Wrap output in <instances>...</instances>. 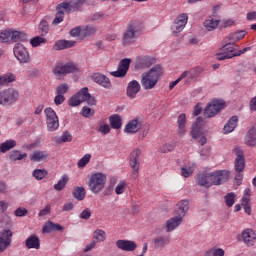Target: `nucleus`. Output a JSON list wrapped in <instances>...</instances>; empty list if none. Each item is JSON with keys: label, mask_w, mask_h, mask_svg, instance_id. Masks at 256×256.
I'll return each instance as SVG.
<instances>
[{"label": "nucleus", "mask_w": 256, "mask_h": 256, "mask_svg": "<svg viewBox=\"0 0 256 256\" xmlns=\"http://www.w3.org/2000/svg\"><path fill=\"white\" fill-rule=\"evenodd\" d=\"M234 153L236 155L234 162V169L236 172L235 181H243V171H245V155L241 148H235Z\"/></svg>", "instance_id": "nucleus-6"}, {"label": "nucleus", "mask_w": 256, "mask_h": 256, "mask_svg": "<svg viewBox=\"0 0 256 256\" xmlns=\"http://www.w3.org/2000/svg\"><path fill=\"white\" fill-rule=\"evenodd\" d=\"M93 238L96 239V241H98L99 243H103V241H105V239H107V234L105 233L104 230L97 229L93 233Z\"/></svg>", "instance_id": "nucleus-42"}, {"label": "nucleus", "mask_w": 256, "mask_h": 256, "mask_svg": "<svg viewBox=\"0 0 256 256\" xmlns=\"http://www.w3.org/2000/svg\"><path fill=\"white\" fill-rule=\"evenodd\" d=\"M121 121V116L119 114H114L109 117V123L112 129H121Z\"/></svg>", "instance_id": "nucleus-34"}, {"label": "nucleus", "mask_w": 256, "mask_h": 256, "mask_svg": "<svg viewBox=\"0 0 256 256\" xmlns=\"http://www.w3.org/2000/svg\"><path fill=\"white\" fill-rule=\"evenodd\" d=\"M183 223V218L180 216H174L167 220L166 222V231L167 233H171V231H175L179 225Z\"/></svg>", "instance_id": "nucleus-21"}, {"label": "nucleus", "mask_w": 256, "mask_h": 256, "mask_svg": "<svg viewBox=\"0 0 256 256\" xmlns=\"http://www.w3.org/2000/svg\"><path fill=\"white\" fill-rule=\"evenodd\" d=\"M30 161L34 163H41V161H47L49 157V153L47 151L36 150L32 154H30Z\"/></svg>", "instance_id": "nucleus-24"}, {"label": "nucleus", "mask_w": 256, "mask_h": 256, "mask_svg": "<svg viewBox=\"0 0 256 256\" xmlns=\"http://www.w3.org/2000/svg\"><path fill=\"white\" fill-rule=\"evenodd\" d=\"M155 58H151L149 56H142L137 58V67L138 69H149L151 65H154Z\"/></svg>", "instance_id": "nucleus-20"}, {"label": "nucleus", "mask_w": 256, "mask_h": 256, "mask_svg": "<svg viewBox=\"0 0 256 256\" xmlns=\"http://www.w3.org/2000/svg\"><path fill=\"white\" fill-rule=\"evenodd\" d=\"M250 111H256V96L249 102Z\"/></svg>", "instance_id": "nucleus-64"}, {"label": "nucleus", "mask_w": 256, "mask_h": 256, "mask_svg": "<svg viewBox=\"0 0 256 256\" xmlns=\"http://www.w3.org/2000/svg\"><path fill=\"white\" fill-rule=\"evenodd\" d=\"M28 211L26 208H17L15 211H14V215L16 217H25V215H27Z\"/></svg>", "instance_id": "nucleus-61"}, {"label": "nucleus", "mask_w": 256, "mask_h": 256, "mask_svg": "<svg viewBox=\"0 0 256 256\" xmlns=\"http://www.w3.org/2000/svg\"><path fill=\"white\" fill-rule=\"evenodd\" d=\"M13 239V232L11 231V223H8V227L0 231V253L6 251L7 247L11 245Z\"/></svg>", "instance_id": "nucleus-9"}, {"label": "nucleus", "mask_w": 256, "mask_h": 256, "mask_svg": "<svg viewBox=\"0 0 256 256\" xmlns=\"http://www.w3.org/2000/svg\"><path fill=\"white\" fill-rule=\"evenodd\" d=\"M141 129V122H139V118L132 119L128 122V124L124 128V133H137Z\"/></svg>", "instance_id": "nucleus-23"}, {"label": "nucleus", "mask_w": 256, "mask_h": 256, "mask_svg": "<svg viewBox=\"0 0 256 256\" xmlns=\"http://www.w3.org/2000/svg\"><path fill=\"white\" fill-rule=\"evenodd\" d=\"M27 153L21 154L19 150H13L10 152V159L12 161H23V159H26Z\"/></svg>", "instance_id": "nucleus-41"}, {"label": "nucleus", "mask_w": 256, "mask_h": 256, "mask_svg": "<svg viewBox=\"0 0 256 256\" xmlns=\"http://www.w3.org/2000/svg\"><path fill=\"white\" fill-rule=\"evenodd\" d=\"M97 28L95 26L87 25L82 28V37H91V35H95Z\"/></svg>", "instance_id": "nucleus-43"}, {"label": "nucleus", "mask_w": 256, "mask_h": 256, "mask_svg": "<svg viewBox=\"0 0 256 256\" xmlns=\"http://www.w3.org/2000/svg\"><path fill=\"white\" fill-rule=\"evenodd\" d=\"M70 37H79V35L82 36V28L81 26H76L72 28L69 32Z\"/></svg>", "instance_id": "nucleus-57"}, {"label": "nucleus", "mask_w": 256, "mask_h": 256, "mask_svg": "<svg viewBox=\"0 0 256 256\" xmlns=\"http://www.w3.org/2000/svg\"><path fill=\"white\" fill-rule=\"evenodd\" d=\"M191 135L193 139H196V141L200 143V145H205V143H207V138L201 135V133H199L197 129L193 128L191 131Z\"/></svg>", "instance_id": "nucleus-40"}, {"label": "nucleus", "mask_w": 256, "mask_h": 256, "mask_svg": "<svg viewBox=\"0 0 256 256\" xmlns=\"http://www.w3.org/2000/svg\"><path fill=\"white\" fill-rule=\"evenodd\" d=\"M46 115V123L48 131H57L59 129V118L57 117V113L52 108H46L44 110Z\"/></svg>", "instance_id": "nucleus-10"}, {"label": "nucleus", "mask_w": 256, "mask_h": 256, "mask_svg": "<svg viewBox=\"0 0 256 256\" xmlns=\"http://www.w3.org/2000/svg\"><path fill=\"white\" fill-rule=\"evenodd\" d=\"M14 55L18 61L21 63H29V60L31 59V56H29V51H27V48L23 46V44H15L14 46Z\"/></svg>", "instance_id": "nucleus-13"}, {"label": "nucleus", "mask_w": 256, "mask_h": 256, "mask_svg": "<svg viewBox=\"0 0 256 256\" xmlns=\"http://www.w3.org/2000/svg\"><path fill=\"white\" fill-rule=\"evenodd\" d=\"M163 77V67L157 64L153 66L148 72L141 75L140 83L145 91L155 89V85L159 83V79Z\"/></svg>", "instance_id": "nucleus-1"}, {"label": "nucleus", "mask_w": 256, "mask_h": 256, "mask_svg": "<svg viewBox=\"0 0 256 256\" xmlns=\"http://www.w3.org/2000/svg\"><path fill=\"white\" fill-rule=\"evenodd\" d=\"M39 31L42 36H45V35H47V33H49V23L47 22V20H42L40 22Z\"/></svg>", "instance_id": "nucleus-48"}, {"label": "nucleus", "mask_w": 256, "mask_h": 256, "mask_svg": "<svg viewBox=\"0 0 256 256\" xmlns=\"http://www.w3.org/2000/svg\"><path fill=\"white\" fill-rule=\"evenodd\" d=\"M19 99V92L9 88L0 92V105H13Z\"/></svg>", "instance_id": "nucleus-8"}, {"label": "nucleus", "mask_w": 256, "mask_h": 256, "mask_svg": "<svg viewBox=\"0 0 256 256\" xmlns=\"http://www.w3.org/2000/svg\"><path fill=\"white\" fill-rule=\"evenodd\" d=\"M67 181H69V177L62 176L58 183L54 185L55 191H63L65 185H67Z\"/></svg>", "instance_id": "nucleus-44"}, {"label": "nucleus", "mask_w": 256, "mask_h": 256, "mask_svg": "<svg viewBox=\"0 0 256 256\" xmlns=\"http://www.w3.org/2000/svg\"><path fill=\"white\" fill-rule=\"evenodd\" d=\"M188 19H189V17L185 13L178 16L176 19V22L172 26L173 33H175L176 35L178 33H181V31H183V29H185V25H187Z\"/></svg>", "instance_id": "nucleus-15"}, {"label": "nucleus", "mask_w": 256, "mask_h": 256, "mask_svg": "<svg viewBox=\"0 0 256 256\" xmlns=\"http://www.w3.org/2000/svg\"><path fill=\"white\" fill-rule=\"evenodd\" d=\"M55 105H62V103H65V96L63 94H57L54 98Z\"/></svg>", "instance_id": "nucleus-62"}, {"label": "nucleus", "mask_w": 256, "mask_h": 256, "mask_svg": "<svg viewBox=\"0 0 256 256\" xmlns=\"http://www.w3.org/2000/svg\"><path fill=\"white\" fill-rule=\"evenodd\" d=\"M197 183L201 187H206V188L211 187V179H210L209 173L204 172L199 174L197 176Z\"/></svg>", "instance_id": "nucleus-31"}, {"label": "nucleus", "mask_w": 256, "mask_h": 256, "mask_svg": "<svg viewBox=\"0 0 256 256\" xmlns=\"http://www.w3.org/2000/svg\"><path fill=\"white\" fill-rule=\"evenodd\" d=\"M17 146V142L15 140H7L0 145L1 153H7V151H11L14 147Z\"/></svg>", "instance_id": "nucleus-35"}, {"label": "nucleus", "mask_w": 256, "mask_h": 256, "mask_svg": "<svg viewBox=\"0 0 256 256\" xmlns=\"http://www.w3.org/2000/svg\"><path fill=\"white\" fill-rule=\"evenodd\" d=\"M81 219H90L91 218V210H89L88 208H86L85 210H83L80 214Z\"/></svg>", "instance_id": "nucleus-63"}, {"label": "nucleus", "mask_w": 256, "mask_h": 256, "mask_svg": "<svg viewBox=\"0 0 256 256\" xmlns=\"http://www.w3.org/2000/svg\"><path fill=\"white\" fill-rule=\"evenodd\" d=\"M77 42L73 40H59L55 43V48L57 51H62L63 49H71V47H75Z\"/></svg>", "instance_id": "nucleus-30"}, {"label": "nucleus", "mask_w": 256, "mask_h": 256, "mask_svg": "<svg viewBox=\"0 0 256 256\" xmlns=\"http://www.w3.org/2000/svg\"><path fill=\"white\" fill-rule=\"evenodd\" d=\"M251 50L250 47L243 48L242 50L235 52L233 54H225L220 53L217 54L218 61H225V59H233V57H239V55H243V53H247V51Z\"/></svg>", "instance_id": "nucleus-27"}, {"label": "nucleus", "mask_w": 256, "mask_h": 256, "mask_svg": "<svg viewBox=\"0 0 256 256\" xmlns=\"http://www.w3.org/2000/svg\"><path fill=\"white\" fill-rule=\"evenodd\" d=\"M226 55H233V51H235V43H228L223 47Z\"/></svg>", "instance_id": "nucleus-58"}, {"label": "nucleus", "mask_w": 256, "mask_h": 256, "mask_svg": "<svg viewBox=\"0 0 256 256\" xmlns=\"http://www.w3.org/2000/svg\"><path fill=\"white\" fill-rule=\"evenodd\" d=\"M56 79L67 77L71 73H79V67L73 62H56L52 70Z\"/></svg>", "instance_id": "nucleus-3"}, {"label": "nucleus", "mask_w": 256, "mask_h": 256, "mask_svg": "<svg viewBox=\"0 0 256 256\" xmlns=\"http://www.w3.org/2000/svg\"><path fill=\"white\" fill-rule=\"evenodd\" d=\"M141 33V27L136 22H132L127 25L126 30L122 36V45L124 47H129L133 45Z\"/></svg>", "instance_id": "nucleus-4"}, {"label": "nucleus", "mask_w": 256, "mask_h": 256, "mask_svg": "<svg viewBox=\"0 0 256 256\" xmlns=\"http://www.w3.org/2000/svg\"><path fill=\"white\" fill-rule=\"evenodd\" d=\"M51 231H54V223L51 221H48L42 228V233H51Z\"/></svg>", "instance_id": "nucleus-59"}, {"label": "nucleus", "mask_w": 256, "mask_h": 256, "mask_svg": "<svg viewBox=\"0 0 256 256\" xmlns=\"http://www.w3.org/2000/svg\"><path fill=\"white\" fill-rule=\"evenodd\" d=\"M125 189H127V183L125 181L119 182L115 187L116 195H123L125 193Z\"/></svg>", "instance_id": "nucleus-50"}, {"label": "nucleus", "mask_w": 256, "mask_h": 256, "mask_svg": "<svg viewBox=\"0 0 256 256\" xmlns=\"http://www.w3.org/2000/svg\"><path fill=\"white\" fill-rule=\"evenodd\" d=\"M15 81V75L12 73H7L0 76V86L3 87L4 85H8V83H13Z\"/></svg>", "instance_id": "nucleus-39"}, {"label": "nucleus", "mask_w": 256, "mask_h": 256, "mask_svg": "<svg viewBox=\"0 0 256 256\" xmlns=\"http://www.w3.org/2000/svg\"><path fill=\"white\" fill-rule=\"evenodd\" d=\"M139 91H141V84H139L137 80H132L128 83L126 95L129 97V99H135Z\"/></svg>", "instance_id": "nucleus-16"}, {"label": "nucleus", "mask_w": 256, "mask_h": 256, "mask_svg": "<svg viewBox=\"0 0 256 256\" xmlns=\"http://www.w3.org/2000/svg\"><path fill=\"white\" fill-rule=\"evenodd\" d=\"M130 65L131 59L124 58L119 62L117 70L110 72V75L116 78H123L125 75H127V71H129Z\"/></svg>", "instance_id": "nucleus-12"}, {"label": "nucleus", "mask_w": 256, "mask_h": 256, "mask_svg": "<svg viewBox=\"0 0 256 256\" xmlns=\"http://www.w3.org/2000/svg\"><path fill=\"white\" fill-rule=\"evenodd\" d=\"M213 255V256H225V250L221 248H211L206 252V256Z\"/></svg>", "instance_id": "nucleus-49"}, {"label": "nucleus", "mask_w": 256, "mask_h": 256, "mask_svg": "<svg viewBox=\"0 0 256 256\" xmlns=\"http://www.w3.org/2000/svg\"><path fill=\"white\" fill-rule=\"evenodd\" d=\"M116 246L121 251L127 252L135 251V249H137V243L131 240H118L116 241Z\"/></svg>", "instance_id": "nucleus-18"}, {"label": "nucleus", "mask_w": 256, "mask_h": 256, "mask_svg": "<svg viewBox=\"0 0 256 256\" xmlns=\"http://www.w3.org/2000/svg\"><path fill=\"white\" fill-rule=\"evenodd\" d=\"M45 41V38L36 36L30 40V44L32 47H39V45H41V43H45Z\"/></svg>", "instance_id": "nucleus-55"}, {"label": "nucleus", "mask_w": 256, "mask_h": 256, "mask_svg": "<svg viewBox=\"0 0 256 256\" xmlns=\"http://www.w3.org/2000/svg\"><path fill=\"white\" fill-rule=\"evenodd\" d=\"M69 91V85L63 83L56 88V95H65Z\"/></svg>", "instance_id": "nucleus-56"}, {"label": "nucleus", "mask_w": 256, "mask_h": 256, "mask_svg": "<svg viewBox=\"0 0 256 256\" xmlns=\"http://www.w3.org/2000/svg\"><path fill=\"white\" fill-rule=\"evenodd\" d=\"M227 207H233L235 205V193L231 192L224 197Z\"/></svg>", "instance_id": "nucleus-51"}, {"label": "nucleus", "mask_w": 256, "mask_h": 256, "mask_svg": "<svg viewBox=\"0 0 256 256\" xmlns=\"http://www.w3.org/2000/svg\"><path fill=\"white\" fill-rule=\"evenodd\" d=\"M26 247L27 249H39L41 247V242L39 240V237L36 235L29 236L26 241Z\"/></svg>", "instance_id": "nucleus-29"}, {"label": "nucleus", "mask_w": 256, "mask_h": 256, "mask_svg": "<svg viewBox=\"0 0 256 256\" xmlns=\"http://www.w3.org/2000/svg\"><path fill=\"white\" fill-rule=\"evenodd\" d=\"M87 103L88 105H96L97 101L95 100V97L91 96L89 93V88L84 87L80 91H78L75 95H73L68 100V105L70 107H79L80 103Z\"/></svg>", "instance_id": "nucleus-2"}, {"label": "nucleus", "mask_w": 256, "mask_h": 256, "mask_svg": "<svg viewBox=\"0 0 256 256\" xmlns=\"http://www.w3.org/2000/svg\"><path fill=\"white\" fill-rule=\"evenodd\" d=\"M225 109V101L214 99L210 103L207 104L206 108L204 109V117L206 119H211L215 117L220 111Z\"/></svg>", "instance_id": "nucleus-7"}, {"label": "nucleus", "mask_w": 256, "mask_h": 256, "mask_svg": "<svg viewBox=\"0 0 256 256\" xmlns=\"http://www.w3.org/2000/svg\"><path fill=\"white\" fill-rule=\"evenodd\" d=\"M171 238L169 236H158L154 238L153 243L155 249H163L166 245H169Z\"/></svg>", "instance_id": "nucleus-28"}, {"label": "nucleus", "mask_w": 256, "mask_h": 256, "mask_svg": "<svg viewBox=\"0 0 256 256\" xmlns=\"http://www.w3.org/2000/svg\"><path fill=\"white\" fill-rule=\"evenodd\" d=\"M105 183H107V176L98 172L90 177L88 182V189L97 195V193H101V191H103L105 188Z\"/></svg>", "instance_id": "nucleus-5"}, {"label": "nucleus", "mask_w": 256, "mask_h": 256, "mask_svg": "<svg viewBox=\"0 0 256 256\" xmlns=\"http://www.w3.org/2000/svg\"><path fill=\"white\" fill-rule=\"evenodd\" d=\"M203 25L205 29H207V31H214V29H217V27H219V20L210 18L205 20Z\"/></svg>", "instance_id": "nucleus-37"}, {"label": "nucleus", "mask_w": 256, "mask_h": 256, "mask_svg": "<svg viewBox=\"0 0 256 256\" xmlns=\"http://www.w3.org/2000/svg\"><path fill=\"white\" fill-rule=\"evenodd\" d=\"M181 175L182 177H191L193 175V168L191 166H183L181 168Z\"/></svg>", "instance_id": "nucleus-54"}, {"label": "nucleus", "mask_w": 256, "mask_h": 256, "mask_svg": "<svg viewBox=\"0 0 256 256\" xmlns=\"http://www.w3.org/2000/svg\"><path fill=\"white\" fill-rule=\"evenodd\" d=\"M210 185H221L225 181H229V172L225 170H219L209 173Z\"/></svg>", "instance_id": "nucleus-11"}, {"label": "nucleus", "mask_w": 256, "mask_h": 256, "mask_svg": "<svg viewBox=\"0 0 256 256\" xmlns=\"http://www.w3.org/2000/svg\"><path fill=\"white\" fill-rule=\"evenodd\" d=\"M92 81L94 83H97L98 85H101V87H104L105 89H110L111 87V80L109 78L101 73H95L92 76Z\"/></svg>", "instance_id": "nucleus-19"}, {"label": "nucleus", "mask_w": 256, "mask_h": 256, "mask_svg": "<svg viewBox=\"0 0 256 256\" xmlns=\"http://www.w3.org/2000/svg\"><path fill=\"white\" fill-rule=\"evenodd\" d=\"M85 195H87V192L83 186L74 187L72 191V197H74V199H77V201H83V199H85Z\"/></svg>", "instance_id": "nucleus-32"}, {"label": "nucleus", "mask_w": 256, "mask_h": 256, "mask_svg": "<svg viewBox=\"0 0 256 256\" xmlns=\"http://www.w3.org/2000/svg\"><path fill=\"white\" fill-rule=\"evenodd\" d=\"M188 211H189V201L182 200L176 205L175 212L177 217H180L181 219H183V217L187 215Z\"/></svg>", "instance_id": "nucleus-22"}, {"label": "nucleus", "mask_w": 256, "mask_h": 256, "mask_svg": "<svg viewBox=\"0 0 256 256\" xmlns=\"http://www.w3.org/2000/svg\"><path fill=\"white\" fill-rule=\"evenodd\" d=\"M73 140V136L69 132H64L60 138L57 139V143H69Z\"/></svg>", "instance_id": "nucleus-52"}, {"label": "nucleus", "mask_w": 256, "mask_h": 256, "mask_svg": "<svg viewBox=\"0 0 256 256\" xmlns=\"http://www.w3.org/2000/svg\"><path fill=\"white\" fill-rule=\"evenodd\" d=\"M91 161V154H85L79 161H78V167L79 169H83Z\"/></svg>", "instance_id": "nucleus-53"}, {"label": "nucleus", "mask_w": 256, "mask_h": 256, "mask_svg": "<svg viewBox=\"0 0 256 256\" xmlns=\"http://www.w3.org/2000/svg\"><path fill=\"white\" fill-rule=\"evenodd\" d=\"M203 73V68L201 66L194 67L189 70V77L191 79H197L199 75Z\"/></svg>", "instance_id": "nucleus-46"}, {"label": "nucleus", "mask_w": 256, "mask_h": 256, "mask_svg": "<svg viewBox=\"0 0 256 256\" xmlns=\"http://www.w3.org/2000/svg\"><path fill=\"white\" fill-rule=\"evenodd\" d=\"M237 123H239V117L232 116L224 125V133H233L237 128Z\"/></svg>", "instance_id": "nucleus-26"}, {"label": "nucleus", "mask_w": 256, "mask_h": 256, "mask_svg": "<svg viewBox=\"0 0 256 256\" xmlns=\"http://www.w3.org/2000/svg\"><path fill=\"white\" fill-rule=\"evenodd\" d=\"M12 41L13 43H17L18 41L25 43V41H27V34L24 32L12 31Z\"/></svg>", "instance_id": "nucleus-38"}, {"label": "nucleus", "mask_w": 256, "mask_h": 256, "mask_svg": "<svg viewBox=\"0 0 256 256\" xmlns=\"http://www.w3.org/2000/svg\"><path fill=\"white\" fill-rule=\"evenodd\" d=\"M139 157H141V150L139 149H135L130 154V166L133 169V179H136L139 175Z\"/></svg>", "instance_id": "nucleus-14"}, {"label": "nucleus", "mask_w": 256, "mask_h": 256, "mask_svg": "<svg viewBox=\"0 0 256 256\" xmlns=\"http://www.w3.org/2000/svg\"><path fill=\"white\" fill-rule=\"evenodd\" d=\"M242 239L247 247H253L256 243V234L253 229H245L242 231Z\"/></svg>", "instance_id": "nucleus-17"}, {"label": "nucleus", "mask_w": 256, "mask_h": 256, "mask_svg": "<svg viewBox=\"0 0 256 256\" xmlns=\"http://www.w3.org/2000/svg\"><path fill=\"white\" fill-rule=\"evenodd\" d=\"M244 141L248 147H255L256 145V129L255 126H252L251 129L248 130Z\"/></svg>", "instance_id": "nucleus-25"}, {"label": "nucleus", "mask_w": 256, "mask_h": 256, "mask_svg": "<svg viewBox=\"0 0 256 256\" xmlns=\"http://www.w3.org/2000/svg\"><path fill=\"white\" fill-rule=\"evenodd\" d=\"M9 41H13V31L11 30L0 31V43H9Z\"/></svg>", "instance_id": "nucleus-36"}, {"label": "nucleus", "mask_w": 256, "mask_h": 256, "mask_svg": "<svg viewBox=\"0 0 256 256\" xmlns=\"http://www.w3.org/2000/svg\"><path fill=\"white\" fill-rule=\"evenodd\" d=\"M178 123V135H185L187 129L185 128V123H187V115L180 114L177 120Z\"/></svg>", "instance_id": "nucleus-33"}, {"label": "nucleus", "mask_w": 256, "mask_h": 256, "mask_svg": "<svg viewBox=\"0 0 256 256\" xmlns=\"http://www.w3.org/2000/svg\"><path fill=\"white\" fill-rule=\"evenodd\" d=\"M63 19H65V12H63V10H58L54 20L52 21V25H59L60 23H63Z\"/></svg>", "instance_id": "nucleus-47"}, {"label": "nucleus", "mask_w": 256, "mask_h": 256, "mask_svg": "<svg viewBox=\"0 0 256 256\" xmlns=\"http://www.w3.org/2000/svg\"><path fill=\"white\" fill-rule=\"evenodd\" d=\"M32 175L37 179V181H41L47 177V171L45 169H35Z\"/></svg>", "instance_id": "nucleus-45"}, {"label": "nucleus", "mask_w": 256, "mask_h": 256, "mask_svg": "<svg viewBox=\"0 0 256 256\" xmlns=\"http://www.w3.org/2000/svg\"><path fill=\"white\" fill-rule=\"evenodd\" d=\"M250 201H251V190L250 189H246L244 191V195L242 197V204L250 203Z\"/></svg>", "instance_id": "nucleus-60"}]
</instances>
